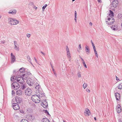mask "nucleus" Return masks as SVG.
Masks as SVG:
<instances>
[{"label": "nucleus", "mask_w": 122, "mask_h": 122, "mask_svg": "<svg viewBox=\"0 0 122 122\" xmlns=\"http://www.w3.org/2000/svg\"><path fill=\"white\" fill-rule=\"evenodd\" d=\"M23 80H26L27 78V76L24 73L23 74L21 77Z\"/></svg>", "instance_id": "23"}, {"label": "nucleus", "mask_w": 122, "mask_h": 122, "mask_svg": "<svg viewBox=\"0 0 122 122\" xmlns=\"http://www.w3.org/2000/svg\"><path fill=\"white\" fill-rule=\"evenodd\" d=\"M34 9H35L36 10L37 9V7H36V6H34Z\"/></svg>", "instance_id": "54"}, {"label": "nucleus", "mask_w": 122, "mask_h": 122, "mask_svg": "<svg viewBox=\"0 0 122 122\" xmlns=\"http://www.w3.org/2000/svg\"><path fill=\"white\" fill-rule=\"evenodd\" d=\"M67 56H68V58H69V56H70V58H71V56H70V54H68V55H67Z\"/></svg>", "instance_id": "52"}, {"label": "nucleus", "mask_w": 122, "mask_h": 122, "mask_svg": "<svg viewBox=\"0 0 122 122\" xmlns=\"http://www.w3.org/2000/svg\"><path fill=\"white\" fill-rule=\"evenodd\" d=\"M40 92H41V93H40V92H39V93H40V94L38 95V96L39 97L42 98V97H43L45 96V95H44V93L43 92H41L40 91Z\"/></svg>", "instance_id": "21"}, {"label": "nucleus", "mask_w": 122, "mask_h": 122, "mask_svg": "<svg viewBox=\"0 0 122 122\" xmlns=\"http://www.w3.org/2000/svg\"><path fill=\"white\" fill-rule=\"evenodd\" d=\"M76 11H75V20L76 22Z\"/></svg>", "instance_id": "30"}, {"label": "nucleus", "mask_w": 122, "mask_h": 122, "mask_svg": "<svg viewBox=\"0 0 122 122\" xmlns=\"http://www.w3.org/2000/svg\"><path fill=\"white\" fill-rule=\"evenodd\" d=\"M52 69V70H53V71H54V68H53V69Z\"/></svg>", "instance_id": "64"}, {"label": "nucleus", "mask_w": 122, "mask_h": 122, "mask_svg": "<svg viewBox=\"0 0 122 122\" xmlns=\"http://www.w3.org/2000/svg\"><path fill=\"white\" fill-rule=\"evenodd\" d=\"M118 3L117 0H113L110 5L111 9H114L117 6Z\"/></svg>", "instance_id": "4"}, {"label": "nucleus", "mask_w": 122, "mask_h": 122, "mask_svg": "<svg viewBox=\"0 0 122 122\" xmlns=\"http://www.w3.org/2000/svg\"><path fill=\"white\" fill-rule=\"evenodd\" d=\"M92 23L91 22H90L89 23V25H91V26H92Z\"/></svg>", "instance_id": "57"}, {"label": "nucleus", "mask_w": 122, "mask_h": 122, "mask_svg": "<svg viewBox=\"0 0 122 122\" xmlns=\"http://www.w3.org/2000/svg\"><path fill=\"white\" fill-rule=\"evenodd\" d=\"M11 63H13L16 61L15 56L11 53Z\"/></svg>", "instance_id": "11"}, {"label": "nucleus", "mask_w": 122, "mask_h": 122, "mask_svg": "<svg viewBox=\"0 0 122 122\" xmlns=\"http://www.w3.org/2000/svg\"><path fill=\"white\" fill-rule=\"evenodd\" d=\"M108 21H106V23L108 24H113L114 22V18L112 17H111L110 18H108Z\"/></svg>", "instance_id": "6"}, {"label": "nucleus", "mask_w": 122, "mask_h": 122, "mask_svg": "<svg viewBox=\"0 0 122 122\" xmlns=\"http://www.w3.org/2000/svg\"><path fill=\"white\" fill-rule=\"evenodd\" d=\"M45 111V112L46 113H47L48 112V111H47V110H44Z\"/></svg>", "instance_id": "50"}, {"label": "nucleus", "mask_w": 122, "mask_h": 122, "mask_svg": "<svg viewBox=\"0 0 122 122\" xmlns=\"http://www.w3.org/2000/svg\"><path fill=\"white\" fill-rule=\"evenodd\" d=\"M116 80H119L118 78L117 77V76H116Z\"/></svg>", "instance_id": "58"}, {"label": "nucleus", "mask_w": 122, "mask_h": 122, "mask_svg": "<svg viewBox=\"0 0 122 122\" xmlns=\"http://www.w3.org/2000/svg\"><path fill=\"white\" fill-rule=\"evenodd\" d=\"M30 34H27L26 36L28 37H30Z\"/></svg>", "instance_id": "42"}, {"label": "nucleus", "mask_w": 122, "mask_h": 122, "mask_svg": "<svg viewBox=\"0 0 122 122\" xmlns=\"http://www.w3.org/2000/svg\"><path fill=\"white\" fill-rule=\"evenodd\" d=\"M110 13L109 14V16H113V12L111 10H109Z\"/></svg>", "instance_id": "27"}, {"label": "nucleus", "mask_w": 122, "mask_h": 122, "mask_svg": "<svg viewBox=\"0 0 122 122\" xmlns=\"http://www.w3.org/2000/svg\"><path fill=\"white\" fill-rule=\"evenodd\" d=\"M84 67H85L86 68H87V67L86 66L85 62H84Z\"/></svg>", "instance_id": "55"}, {"label": "nucleus", "mask_w": 122, "mask_h": 122, "mask_svg": "<svg viewBox=\"0 0 122 122\" xmlns=\"http://www.w3.org/2000/svg\"><path fill=\"white\" fill-rule=\"evenodd\" d=\"M22 77H20L19 76H17L16 77V78L17 79V81L19 83L22 84L24 81V80H23L21 78Z\"/></svg>", "instance_id": "8"}, {"label": "nucleus", "mask_w": 122, "mask_h": 122, "mask_svg": "<svg viewBox=\"0 0 122 122\" xmlns=\"http://www.w3.org/2000/svg\"><path fill=\"white\" fill-rule=\"evenodd\" d=\"M66 51H67V52H68V51H69V48L68 47V46H66Z\"/></svg>", "instance_id": "41"}, {"label": "nucleus", "mask_w": 122, "mask_h": 122, "mask_svg": "<svg viewBox=\"0 0 122 122\" xmlns=\"http://www.w3.org/2000/svg\"><path fill=\"white\" fill-rule=\"evenodd\" d=\"M69 58V61H70L71 60V58Z\"/></svg>", "instance_id": "62"}, {"label": "nucleus", "mask_w": 122, "mask_h": 122, "mask_svg": "<svg viewBox=\"0 0 122 122\" xmlns=\"http://www.w3.org/2000/svg\"><path fill=\"white\" fill-rule=\"evenodd\" d=\"M13 107L14 109L15 110H18L20 108L18 104L15 103L13 104Z\"/></svg>", "instance_id": "12"}, {"label": "nucleus", "mask_w": 122, "mask_h": 122, "mask_svg": "<svg viewBox=\"0 0 122 122\" xmlns=\"http://www.w3.org/2000/svg\"><path fill=\"white\" fill-rule=\"evenodd\" d=\"M16 102L18 103H19L21 102V99L19 97H16L15 98Z\"/></svg>", "instance_id": "17"}, {"label": "nucleus", "mask_w": 122, "mask_h": 122, "mask_svg": "<svg viewBox=\"0 0 122 122\" xmlns=\"http://www.w3.org/2000/svg\"><path fill=\"white\" fill-rule=\"evenodd\" d=\"M14 48L15 49V50L17 51H18L19 50V47L17 46H15Z\"/></svg>", "instance_id": "31"}, {"label": "nucleus", "mask_w": 122, "mask_h": 122, "mask_svg": "<svg viewBox=\"0 0 122 122\" xmlns=\"http://www.w3.org/2000/svg\"><path fill=\"white\" fill-rule=\"evenodd\" d=\"M86 92H88V93H89L90 92V90L89 89L87 88H86Z\"/></svg>", "instance_id": "38"}, {"label": "nucleus", "mask_w": 122, "mask_h": 122, "mask_svg": "<svg viewBox=\"0 0 122 122\" xmlns=\"http://www.w3.org/2000/svg\"><path fill=\"white\" fill-rule=\"evenodd\" d=\"M17 73V74L18 75V76L20 77H22V75L24 74L25 73V69L24 68H22L20 69L17 72L16 70L14 71V73Z\"/></svg>", "instance_id": "3"}, {"label": "nucleus", "mask_w": 122, "mask_h": 122, "mask_svg": "<svg viewBox=\"0 0 122 122\" xmlns=\"http://www.w3.org/2000/svg\"><path fill=\"white\" fill-rule=\"evenodd\" d=\"M15 93V92L13 90H12V95H13Z\"/></svg>", "instance_id": "46"}, {"label": "nucleus", "mask_w": 122, "mask_h": 122, "mask_svg": "<svg viewBox=\"0 0 122 122\" xmlns=\"http://www.w3.org/2000/svg\"><path fill=\"white\" fill-rule=\"evenodd\" d=\"M27 59L28 60V61L29 62H30V61H31V60H30V57L29 56H27Z\"/></svg>", "instance_id": "35"}, {"label": "nucleus", "mask_w": 122, "mask_h": 122, "mask_svg": "<svg viewBox=\"0 0 122 122\" xmlns=\"http://www.w3.org/2000/svg\"><path fill=\"white\" fill-rule=\"evenodd\" d=\"M93 48L94 51H96V48L95 46H93Z\"/></svg>", "instance_id": "40"}, {"label": "nucleus", "mask_w": 122, "mask_h": 122, "mask_svg": "<svg viewBox=\"0 0 122 122\" xmlns=\"http://www.w3.org/2000/svg\"><path fill=\"white\" fill-rule=\"evenodd\" d=\"M51 66L52 69H53V66L52 65H51Z\"/></svg>", "instance_id": "61"}, {"label": "nucleus", "mask_w": 122, "mask_h": 122, "mask_svg": "<svg viewBox=\"0 0 122 122\" xmlns=\"http://www.w3.org/2000/svg\"><path fill=\"white\" fill-rule=\"evenodd\" d=\"M14 43L15 45V46H17L18 45L17 44V42L16 41H14Z\"/></svg>", "instance_id": "39"}, {"label": "nucleus", "mask_w": 122, "mask_h": 122, "mask_svg": "<svg viewBox=\"0 0 122 122\" xmlns=\"http://www.w3.org/2000/svg\"><path fill=\"white\" fill-rule=\"evenodd\" d=\"M20 122H28V121L27 120L23 119L21 120Z\"/></svg>", "instance_id": "32"}, {"label": "nucleus", "mask_w": 122, "mask_h": 122, "mask_svg": "<svg viewBox=\"0 0 122 122\" xmlns=\"http://www.w3.org/2000/svg\"><path fill=\"white\" fill-rule=\"evenodd\" d=\"M80 57L81 58V59L83 61V62H82V63H83V65H84V61L83 59H82L81 57Z\"/></svg>", "instance_id": "45"}, {"label": "nucleus", "mask_w": 122, "mask_h": 122, "mask_svg": "<svg viewBox=\"0 0 122 122\" xmlns=\"http://www.w3.org/2000/svg\"><path fill=\"white\" fill-rule=\"evenodd\" d=\"M41 52L43 54V55H44V56H45V53H43V52H42V51H41Z\"/></svg>", "instance_id": "49"}, {"label": "nucleus", "mask_w": 122, "mask_h": 122, "mask_svg": "<svg viewBox=\"0 0 122 122\" xmlns=\"http://www.w3.org/2000/svg\"><path fill=\"white\" fill-rule=\"evenodd\" d=\"M16 94L18 96H20L22 94V91L20 90H18L16 92Z\"/></svg>", "instance_id": "20"}, {"label": "nucleus", "mask_w": 122, "mask_h": 122, "mask_svg": "<svg viewBox=\"0 0 122 122\" xmlns=\"http://www.w3.org/2000/svg\"><path fill=\"white\" fill-rule=\"evenodd\" d=\"M41 103H43V104H47L48 103L46 101V99H44L42 100L41 102Z\"/></svg>", "instance_id": "29"}, {"label": "nucleus", "mask_w": 122, "mask_h": 122, "mask_svg": "<svg viewBox=\"0 0 122 122\" xmlns=\"http://www.w3.org/2000/svg\"><path fill=\"white\" fill-rule=\"evenodd\" d=\"M25 94L28 96L31 95L32 93V91L30 88H27L25 91Z\"/></svg>", "instance_id": "7"}, {"label": "nucleus", "mask_w": 122, "mask_h": 122, "mask_svg": "<svg viewBox=\"0 0 122 122\" xmlns=\"http://www.w3.org/2000/svg\"><path fill=\"white\" fill-rule=\"evenodd\" d=\"M8 23L11 25H16L19 22V21L11 18H8Z\"/></svg>", "instance_id": "1"}, {"label": "nucleus", "mask_w": 122, "mask_h": 122, "mask_svg": "<svg viewBox=\"0 0 122 122\" xmlns=\"http://www.w3.org/2000/svg\"><path fill=\"white\" fill-rule=\"evenodd\" d=\"M41 105L44 108H46L48 107V104H43L41 103Z\"/></svg>", "instance_id": "22"}, {"label": "nucleus", "mask_w": 122, "mask_h": 122, "mask_svg": "<svg viewBox=\"0 0 122 122\" xmlns=\"http://www.w3.org/2000/svg\"><path fill=\"white\" fill-rule=\"evenodd\" d=\"M98 2L101 3V0H97Z\"/></svg>", "instance_id": "53"}, {"label": "nucleus", "mask_w": 122, "mask_h": 122, "mask_svg": "<svg viewBox=\"0 0 122 122\" xmlns=\"http://www.w3.org/2000/svg\"><path fill=\"white\" fill-rule=\"evenodd\" d=\"M79 49H80L81 48V45H80V44L79 45Z\"/></svg>", "instance_id": "59"}, {"label": "nucleus", "mask_w": 122, "mask_h": 122, "mask_svg": "<svg viewBox=\"0 0 122 122\" xmlns=\"http://www.w3.org/2000/svg\"><path fill=\"white\" fill-rule=\"evenodd\" d=\"M85 51L86 54L89 55L90 53V49L88 46H86L85 47Z\"/></svg>", "instance_id": "16"}, {"label": "nucleus", "mask_w": 122, "mask_h": 122, "mask_svg": "<svg viewBox=\"0 0 122 122\" xmlns=\"http://www.w3.org/2000/svg\"><path fill=\"white\" fill-rule=\"evenodd\" d=\"M78 76L79 77H81V76L80 72H78Z\"/></svg>", "instance_id": "36"}, {"label": "nucleus", "mask_w": 122, "mask_h": 122, "mask_svg": "<svg viewBox=\"0 0 122 122\" xmlns=\"http://www.w3.org/2000/svg\"><path fill=\"white\" fill-rule=\"evenodd\" d=\"M14 77L15 76H12L11 77L10 80L12 81H13L14 80Z\"/></svg>", "instance_id": "34"}, {"label": "nucleus", "mask_w": 122, "mask_h": 122, "mask_svg": "<svg viewBox=\"0 0 122 122\" xmlns=\"http://www.w3.org/2000/svg\"><path fill=\"white\" fill-rule=\"evenodd\" d=\"M85 87H84V89L86 87H87V84H85Z\"/></svg>", "instance_id": "56"}, {"label": "nucleus", "mask_w": 122, "mask_h": 122, "mask_svg": "<svg viewBox=\"0 0 122 122\" xmlns=\"http://www.w3.org/2000/svg\"><path fill=\"white\" fill-rule=\"evenodd\" d=\"M35 87V88L38 91V92H40V89H41L40 86L39 84L36 82L34 83V87Z\"/></svg>", "instance_id": "9"}, {"label": "nucleus", "mask_w": 122, "mask_h": 122, "mask_svg": "<svg viewBox=\"0 0 122 122\" xmlns=\"http://www.w3.org/2000/svg\"><path fill=\"white\" fill-rule=\"evenodd\" d=\"M47 5V4H45L42 7V9L43 10H44L46 8Z\"/></svg>", "instance_id": "33"}, {"label": "nucleus", "mask_w": 122, "mask_h": 122, "mask_svg": "<svg viewBox=\"0 0 122 122\" xmlns=\"http://www.w3.org/2000/svg\"><path fill=\"white\" fill-rule=\"evenodd\" d=\"M116 110L118 113H120L121 111V106L119 104H118L117 106Z\"/></svg>", "instance_id": "15"}, {"label": "nucleus", "mask_w": 122, "mask_h": 122, "mask_svg": "<svg viewBox=\"0 0 122 122\" xmlns=\"http://www.w3.org/2000/svg\"><path fill=\"white\" fill-rule=\"evenodd\" d=\"M32 100L33 101L36 103H39L41 99L39 96L36 95H35L32 96L31 97Z\"/></svg>", "instance_id": "2"}, {"label": "nucleus", "mask_w": 122, "mask_h": 122, "mask_svg": "<svg viewBox=\"0 0 122 122\" xmlns=\"http://www.w3.org/2000/svg\"><path fill=\"white\" fill-rule=\"evenodd\" d=\"M94 118L95 120H96V118L95 117H94Z\"/></svg>", "instance_id": "63"}, {"label": "nucleus", "mask_w": 122, "mask_h": 122, "mask_svg": "<svg viewBox=\"0 0 122 122\" xmlns=\"http://www.w3.org/2000/svg\"><path fill=\"white\" fill-rule=\"evenodd\" d=\"M91 42L92 43V46H94V44L93 43L92 40H91Z\"/></svg>", "instance_id": "43"}, {"label": "nucleus", "mask_w": 122, "mask_h": 122, "mask_svg": "<svg viewBox=\"0 0 122 122\" xmlns=\"http://www.w3.org/2000/svg\"><path fill=\"white\" fill-rule=\"evenodd\" d=\"M34 60H35V61H36V62H37V60L36 59V58H35V57H34Z\"/></svg>", "instance_id": "48"}, {"label": "nucleus", "mask_w": 122, "mask_h": 122, "mask_svg": "<svg viewBox=\"0 0 122 122\" xmlns=\"http://www.w3.org/2000/svg\"><path fill=\"white\" fill-rule=\"evenodd\" d=\"M117 87L119 89H122V83H121L119 85L117 86Z\"/></svg>", "instance_id": "26"}, {"label": "nucleus", "mask_w": 122, "mask_h": 122, "mask_svg": "<svg viewBox=\"0 0 122 122\" xmlns=\"http://www.w3.org/2000/svg\"><path fill=\"white\" fill-rule=\"evenodd\" d=\"M115 96L116 97V100H118L120 99V94L118 92L115 93Z\"/></svg>", "instance_id": "18"}, {"label": "nucleus", "mask_w": 122, "mask_h": 122, "mask_svg": "<svg viewBox=\"0 0 122 122\" xmlns=\"http://www.w3.org/2000/svg\"><path fill=\"white\" fill-rule=\"evenodd\" d=\"M95 53V55L96 57H97V58H98V55L97 51H94Z\"/></svg>", "instance_id": "37"}, {"label": "nucleus", "mask_w": 122, "mask_h": 122, "mask_svg": "<svg viewBox=\"0 0 122 122\" xmlns=\"http://www.w3.org/2000/svg\"><path fill=\"white\" fill-rule=\"evenodd\" d=\"M46 114H47V115H50V114L49 113V112H48L46 113Z\"/></svg>", "instance_id": "60"}, {"label": "nucleus", "mask_w": 122, "mask_h": 122, "mask_svg": "<svg viewBox=\"0 0 122 122\" xmlns=\"http://www.w3.org/2000/svg\"><path fill=\"white\" fill-rule=\"evenodd\" d=\"M11 87L14 89L17 90L20 87L19 84L17 82H14L11 84Z\"/></svg>", "instance_id": "5"}, {"label": "nucleus", "mask_w": 122, "mask_h": 122, "mask_svg": "<svg viewBox=\"0 0 122 122\" xmlns=\"http://www.w3.org/2000/svg\"><path fill=\"white\" fill-rule=\"evenodd\" d=\"M16 10L15 9L13 10H10L8 12V13L9 14H11L12 15H14L16 14Z\"/></svg>", "instance_id": "19"}, {"label": "nucleus", "mask_w": 122, "mask_h": 122, "mask_svg": "<svg viewBox=\"0 0 122 122\" xmlns=\"http://www.w3.org/2000/svg\"><path fill=\"white\" fill-rule=\"evenodd\" d=\"M20 112L21 113H24V111L23 110H21L20 111Z\"/></svg>", "instance_id": "44"}, {"label": "nucleus", "mask_w": 122, "mask_h": 122, "mask_svg": "<svg viewBox=\"0 0 122 122\" xmlns=\"http://www.w3.org/2000/svg\"><path fill=\"white\" fill-rule=\"evenodd\" d=\"M84 113H86L85 114V116L87 117L88 116L91 114V113L90 111L87 108L85 109Z\"/></svg>", "instance_id": "13"}, {"label": "nucleus", "mask_w": 122, "mask_h": 122, "mask_svg": "<svg viewBox=\"0 0 122 122\" xmlns=\"http://www.w3.org/2000/svg\"><path fill=\"white\" fill-rule=\"evenodd\" d=\"M32 81L31 80V81H27V83L29 85L31 86V88H34V83L35 82L33 81L32 82Z\"/></svg>", "instance_id": "10"}, {"label": "nucleus", "mask_w": 122, "mask_h": 122, "mask_svg": "<svg viewBox=\"0 0 122 122\" xmlns=\"http://www.w3.org/2000/svg\"><path fill=\"white\" fill-rule=\"evenodd\" d=\"M27 118L30 121H32L35 119L34 116L33 115H29L27 117Z\"/></svg>", "instance_id": "14"}, {"label": "nucleus", "mask_w": 122, "mask_h": 122, "mask_svg": "<svg viewBox=\"0 0 122 122\" xmlns=\"http://www.w3.org/2000/svg\"><path fill=\"white\" fill-rule=\"evenodd\" d=\"M21 88L22 90H24L26 88V86L25 84H22L21 86Z\"/></svg>", "instance_id": "28"}, {"label": "nucleus", "mask_w": 122, "mask_h": 122, "mask_svg": "<svg viewBox=\"0 0 122 122\" xmlns=\"http://www.w3.org/2000/svg\"><path fill=\"white\" fill-rule=\"evenodd\" d=\"M111 28L114 30H117V27L116 25H112L111 27Z\"/></svg>", "instance_id": "25"}, {"label": "nucleus", "mask_w": 122, "mask_h": 122, "mask_svg": "<svg viewBox=\"0 0 122 122\" xmlns=\"http://www.w3.org/2000/svg\"><path fill=\"white\" fill-rule=\"evenodd\" d=\"M119 122H122V119H120L119 120Z\"/></svg>", "instance_id": "47"}, {"label": "nucleus", "mask_w": 122, "mask_h": 122, "mask_svg": "<svg viewBox=\"0 0 122 122\" xmlns=\"http://www.w3.org/2000/svg\"><path fill=\"white\" fill-rule=\"evenodd\" d=\"M42 122H49V120L48 118H44L42 119Z\"/></svg>", "instance_id": "24"}, {"label": "nucleus", "mask_w": 122, "mask_h": 122, "mask_svg": "<svg viewBox=\"0 0 122 122\" xmlns=\"http://www.w3.org/2000/svg\"><path fill=\"white\" fill-rule=\"evenodd\" d=\"M67 55H68V54H70L69 51L67 52Z\"/></svg>", "instance_id": "51"}]
</instances>
